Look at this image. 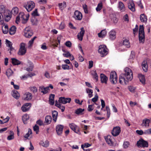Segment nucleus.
<instances>
[{
  "label": "nucleus",
  "instance_id": "c85d7f7f",
  "mask_svg": "<svg viewBox=\"0 0 151 151\" xmlns=\"http://www.w3.org/2000/svg\"><path fill=\"white\" fill-rule=\"evenodd\" d=\"M55 106L61 109L62 112H63L64 111L65 107L60 104V103H58L57 101H55Z\"/></svg>",
  "mask_w": 151,
  "mask_h": 151
},
{
  "label": "nucleus",
  "instance_id": "c9c22d12",
  "mask_svg": "<svg viewBox=\"0 0 151 151\" xmlns=\"http://www.w3.org/2000/svg\"><path fill=\"white\" fill-rule=\"evenodd\" d=\"M12 95L14 98L17 99H18L20 97L19 93L16 91L13 92Z\"/></svg>",
  "mask_w": 151,
  "mask_h": 151
},
{
  "label": "nucleus",
  "instance_id": "7c9ffc66",
  "mask_svg": "<svg viewBox=\"0 0 151 151\" xmlns=\"http://www.w3.org/2000/svg\"><path fill=\"white\" fill-rule=\"evenodd\" d=\"M138 77L140 81L142 84H145V79L144 75L141 74H139L138 75Z\"/></svg>",
  "mask_w": 151,
  "mask_h": 151
},
{
  "label": "nucleus",
  "instance_id": "69168bd1",
  "mask_svg": "<svg viewBox=\"0 0 151 151\" xmlns=\"http://www.w3.org/2000/svg\"><path fill=\"white\" fill-rule=\"evenodd\" d=\"M93 105H89L88 108V110L89 111H92L94 109Z\"/></svg>",
  "mask_w": 151,
  "mask_h": 151
},
{
  "label": "nucleus",
  "instance_id": "f03ea898",
  "mask_svg": "<svg viewBox=\"0 0 151 151\" xmlns=\"http://www.w3.org/2000/svg\"><path fill=\"white\" fill-rule=\"evenodd\" d=\"M29 16V15H25L23 12H21L19 14V15L17 17L16 22L18 24L19 22L20 18L22 23L23 24H25L28 21Z\"/></svg>",
  "mask_w": 151,
  "mask_h": 151
},
{
  "label": "nucleus",
  "instance_id": "20e7f679",
  "mask_svg": "<svg viewBox=\"0 0 151 151\" xmlns=\"http://www.w3.org/2000/svg\"><path fill=\"white\" fill-rule=\"evenodd\" d=\"M35 6V3L33 1H29L27 2L26 4L24 6V7L28 12H29L34 8Z\"/></svg>",
  "mask_w": 151,
  "mask_h": 151
},
{
  "label": "nucleus",
  "instance_id": "4be33fe9",
  "mask_svg": "<svg viewBox=\"0 0 151 151\" xmlns=\"http://www.w3.org/2000/svg\"><path fill=\"white\" fill-rule=\"evenodd\" d=\"M101 81L102 83H106L108 79L107 77L104 74H101Z\"/></svg>",
  "mask_w": 151,
  "mask_h": 151
},
{
  "label": "nucleus",
  "instance_id": "aec40b11",
  "mask_svg": "<svg viewBox=\"0 0 151 151\" xmlns=\"http://www.w3.org/2000/svg\"><path fill=\"white\" fill-rule=\"evenodd\" d=\"M140 19L141 21L143 23H146L147 21V16L144 14H141L140 16Z\"/></svg>",
  "mask_w": 151,
  "mask_h": 151
},
{
  "label": "nucleus",
  "instance_id": "72a5a7b5",
  "mask_svg": "<svg viewBox=\"0 0 151 151\" xmlns=\"http://www.w3.org/2000/svg\"><path fill=\"white\" fill-rule=\"evenodd\" d=\"M19 12L18 8L17 7H14L13 8L12 10V13L14 15H17Z\"/></svg>",
  "mask_w": 151,
  "mask_h": 151
},
{
  "label": "nucleus",
  "instance_id": "7ed1b4c3",
  "mask_svg": "<svg viewBox=\"0 0 151 151\" xmlns=\"http://www.w3.org/2000/svg\"><path fill=\"white\" fill-rule=\"evenodd\" d=\"M98 51L101 57L105 56L108 53L109 50L105 45L99 46Z\"/></svg>",
  "mask_w": 151,
  "mask_h": 151
},
{
  "label": "nucleus",
  "instance_id": "09e8293b",
  "mask_svg": "<svg viewBox=\"0 0 151 151\" xmlns=\"http://www.w3.org/2000/svg\"><path fill=\"white\" fill-rule=\"evenodd\" d=\"M106 110L107 111V116L108 118H109L110 114V109L108 106H106Z\"/></svg>",
  "mask_w": 151,
  "mask_h": 151
},
{
  "label": "nucleus",
  "instance_id": "0eeeda50",
  "mask_svg": "<svg viewBox=\"0 0 151 151\" xmlns=\"http://www.w3.org/2000/svg\"><path fill=\"white\" fill-rule=\"evenodd\" d=\"M24 36L27 38H30L33 35V32L29 27H26L24 31Z\"/></svg>",
  "mask_w": 151,
  "mask_h": 151
},
{
  "label": "nucleus",
  "instance_id": "2f4dec72",
  "mask_svg": "<svg viewBox=\"0 0 151 151\" xmlns=\"http://www.w3.org/2000/svg\"><path fill=\"white\" fill-rule=\"evenodd\" d=\"M52 121V118L50 116H47L45 117V122L47 124H50Z\"/></svg>",
  "mask_w": 151,
  "mask_h": 151
},
{
  "label": "nucleus",
  "instance_id": "bf43d9fd",
  "mask_svg": "<svg viewBox=\"0 0 151 151\" xmlns=\"http://www.w3.org/2000/svg\"><path fill=\"white\" fill-rule=\"evenodd\" d=\"M33 68V65L32 63L29 68H27L26 70L28 71H31L32 70Z\"/></svg>",
  "mask_w": 151,
  "mask_h": 151
},
{
  "label": "nucleus",
  "instance_id": "393cba45",
  "mask_svg": "<svg viewBox=\"0 0 151 151\" xmlns=\"http://www.w3.org/2000/svg\"><path fill=\"white\" fill-rule=\"evenodd\" d=\"M105 139L107 143L110 146H112L113 145V143L110 139V136L105 137Z\"/></svg>",
  "mask_w": 151,
  "mask_h": 151
},
{
  "label": "nucleus",
  "instance_id": "8fccbe9b",
  "mask_svg": "<svg viewBox=\"0 0 151 151\" xmlns=\"http://www.w3.org/2000/svg\"><path fill=\"white\" fill-rule=\"evenodd\" d=\"M33 130L35 132L36 134H37L39 131V127L37 125H35L33 127Z\"/></svg>",
  "mask_w": 151,
  "mask_h": 151
},
{
  "label": "nucleus",
  "instance_id": "cd10ccee",
  "mask_svg": "<svg viewBox=\"0 0 151 151\" xmlns=\"http://www.w3.org/2000/svg\"><path fill=\"white\" fill-rule=\"evenodd\" d=\"M106 34V31L105 29L102 30L98 34V36L100 37H104Z\"/></svg>",
  "mask_w": 151,
  "mask_h": 151
},
{
  "label": "nucleus",
  "instance_id": "4468645a",
  "mask_svg": "<svg viewBox=\"0 0 151 151\" xmlns=\"http://www.w3.org/2000/svg\"><path fill=\"white\" fill-rule=\"evenodd\" d=\"M116 32L114 30L112 29L109 33V38L111 40H114L116 37Z\"/></svg>",
  "mask_w": 151,
  "mask_h": 151
},
{
  "label": "nucleus",
  "instance_id": "bb28decb",
  "mask_svg": "<svg viewBox=\"0 0 151 151\" xmlns=\"http://www.w3.org/2000/svg\"><path fill=\"white\" fill-rule=\"evenodd\" d=\"M49 89V87L44 88L43 87H40V90L41 92L45 94L48 92V90Z\"/></svg>",
  "mask_w": 151,
  "mask_h": 151
},
{
  "label": "nucleus",
  "instance_id": "c03bdc74",
  "mask_svg": "<svg viewBox=\"0 0 151 151\" xmlns=\"http://www.w3.org/2000/svg\"><path fill=\"white\" fill-rule=\"evenodd\" d=\"M103 5L102 2H100L98 4L97 7L96 8V10L97 12L99 11L102 8Z\"/></svg>",
  "mask_w": 151,
  "mask_h": 151
},
{
  "label": "nucleus",
  "instance_id": "f3484780",
  "mask_svg": "<svg viewBox=\"0 0 151 151\" xmlns=\"http://www.w3.org/2000/svg\"><path fill=\"white\" fill-rule=\"evenodd\" d=\"M32 98V94L29 93H27L23 95V99L25 100H29Z\"/></svg>",
  "mask_w": 151,
  "mask_h": 151
},
{
  "label": "nucleus",
  "instance_id": "f8f14e48",
  "mask_svg": "<svg viewBox=\"0 0 151 151\" xmlns=\"http://www.w3.org/2000/svg\"><path fill=\"white\" fill-rule=\"evenodd\" d=\"M85 33V31L83 27L81 28V31L78 33L77 36L78 39L82 41L83 37Z\"/></svg>",
  "mask_w": 151,
  "mask_h": 151
},
{
  "label": "nucleus",
  "instance_id": "e433bc0d",
  "mask_svg": "<svg viewBox=\"0 0 151 151\" xmlns=\"http://www.w3.org/2000/svg\"><path fill=\"white\" fill-rule=\"evenodd\" d=\"M2 30L4 34H7L9 30L8 26L7 25H4V26L2 27Z\"/></svg>",
  "mask_w": 151,
  "mask_h": 151
},
{
  "label": "nucleus",
  "instance_id": "a878e982",
  "mask_svg": "<svg viewBox=\"0 0 151 151\" xmlns=\"http://www.w3.org/2000/svg\"><path fill=\"white\" fill-rule=\"evenodd\" d=\"M16 31V27L15 26H13L9 29V33L10 35H13L15 34Z\"/></svg>",
  "mask_w": 151,
  "mask_h": 151
},
{
  "label": "nucleus",
  "instance_id": "13d9d810",
  "mask_svg": "<svg viewBox=\"0 0 151 151\" xmlns=\"http://www.w3.org/2000/svg\"><path fill=\"white\" fill-rule=\"evenodd\" d=\"M32 16L35 17L36 16H38L39 14L37 13V9H35V10L32 12Z\"/></svg>",
  "mask_w": 151,
  "mask_h": 151
},
{
  "label": "nucleus",
  "instance_id": "f704fd0d",
  "mask_svg": "<svg viewBox=\"0 0 151 151\" xmlns=\"http://www.w3.org/2000/svg\"><path fill=\"white\" fill-rule=\"evenodd\" d=\"M10 135L8 136L7 137V139L9 140H12L14 138V134L12 131H10Z\"/></svg>",
  "mask_w": 151,
  "mask_h": 151
},
{
  "label": "nucleus",
  "instance_id": "473e14b6",
  "mask_svg": "<svg viewBox=\"0 0 151 151\" xmlns=\"http://www.w3.org/2000/svg\"><path fill=\"white\" fill-rule=\"evenodd\" d=\"M40 144L44 147H47L49 145V142L47 140L45 142L42 141L40 142Z\"/></svg>",
  "mask_w": 151,
  "mask_h": 151
},
{
  "label": "nucleus",
  "instance_id": "e2e57ef3",
  "mask_svg": "<svg viewBox=\"0 0 151 151\" xmlns=\"http://www.w3.org/2000/svg\"><path fill=\"white\" fill-rule=\"evenodd\" d=\"M62 68L64 70H68L69 68V66L67 64L63 65L62 66Z\"/></svg>",
  "mask_w": 151,
  "mask_h": 151
},
{
  "label": "nucleus",
  "instance_id": "dca6fc26",
  "mask_svg": "<svg viewBox=\"0 0 151 151\" xmlns=\"http://www.w3.org/2000/svg\"><path fill=\"white\" fill-rule=\"evenodd\" d=\"M128 8L132 12L135 11V5L133 1H130L128 3Z\"/></svg>",
  "mask_w": 151,
  "mask_h": 151
},
{
  "label": "nucleus",
  "instance_id": "79ce46f5",
  "mask_svg": "<svg viewBox=\"0 0 151 151\" xmlns=\"http://www.w3.org/2000/svg\"><path fill=\"white\" fill-rule=\"evenodd\" d=\"M86 91L87 93H88V96L89 98L93 96V90L88 88L86 89Z\"/></svg>",
  "mask_w": 151,
  "mask_h": 151
},
{
  "label": "nucleus",
  "instance_id": "ddd939ff",
  "mask_svg": "<svg viewBox=\"0 0 151 151\" xmlns=\"http://www.w3.org/2000/svg\"><path fill=\"white\" fill-rule=\"evenodd\" d=\"M69 126L70 129L75 132L78 133L79 132V128L74 123L69 124Z\"/></svg>",
  "mask_w": 151,
  "mask_h": 151
},
{
  "label": "nucleus",
  "instance_id": "4c0bfd02",
  "mask_svg": "<svg viewBox=\"0 0 151 151\" xmlns=\"http://www.w3.org/2000/svg\"><path fill=\"white\" fill-rule=\"evenodd\" d=\"M84 109H81L79 108L77 109L75 112V113L78 115H82L83 114V112L84 111Z\"/></svg>",
  "mask_w": 151,
  "mask_h": 151
},
{
  "label": "nucleus",
  "instance_id": "603ef678",
  "mask_svg": "<svg viewBox=\"0 0 151 151\" xmlns=\"http://www.w3.org/2000/svg\"><path fill=\"white\" fill-rule=\"evenodd\" d=\"M30 90L34 93H36L37 91V89L35 86L31 87Z\"/></svg>",
  "mask_w": 151,
  "mask_h": 151
},
{
  "label": "nucleus",
  "instance_id": "c756f323",
  "mask_svg": "<svg viewBox=\"0 0 151 151\" xmlns=\"http://www.w3.org/2000/svg\"><path fill=\"white\" fill-rule=\"evenodd\" d=\"M58 115V112L57 111L54 110L52 111V116L53 117V120L55 122H56V121Z\"/></svg>",
  "mask_w": 151,
  "mask_h": 151
},
{
  "label": "nucleus",
  "instance_id": "680f3d73",
  "mask_svg": "<svg viewBox=\"0 0 151 151\" xmlns=\"http://www.w3.org/2000/svg\"><path fill=\"white\" fill-rule=\"evenodd\" d=\"M129 145V142H128L125 141L123 145V147L125 148H127Z\"/></svg>",
  "mask_w": 151,
  "mask_h": 151
},
{
  "label": "nucleus",
  "instance_id": "de8ad7c7",
  "mask_svg": "<svg viewBox=\"0 0 151 151\" xmlns=\"http://www.w3.org/2000/svg\"><path fill=\"white\" fill-rule=\"evenodd\" d=\"M92 75L93 78L96 80V81L98 80V76L96 71H93L92 72Z\"/></svg>",
  "mask_w": 151,
  "mask_h": 151
},
{
  "label": "nucleus",
  "instance_id": "a211bd4d",
  "mask_svg": "<svg viewBox=\"0 0 151 151\" xmlns=\"http://www.w3.org/2000/svg\"><path fill=\"white\" fill-rule=\"evenodd\" d=\"M150 122V120L147 119H145L143 120L142 123L141 125L142 126H144L145 127H148L149 126V123Z\"/></svg>",
  "mask_w": 151,
  "mask_h": 151
},
{
  "label": "nucleus",
  "instance_id": "ea45409f",
  "mask_svg": "<svg viewBox=\"0 0 151 151\" xmlns=\"http://www.w3.org/2000/svg\"><path fill=\"white\" fill-rule=\"evenodd\" d=\"M6 73L7 76L9 78L12 75L13 72L11 69L9 68L7 70Z\"/></svg>",
  "mask_w": 151,
  "mask_h": 151
},
{
  "label": "nucleus",
  "instance_id": "774afa93",
  "mask_svg": "<svg viewBox=\"0 0 151 151\" xmlns=\"http://www.w3.org/2000/svg\"><path fill=\"white\" fill-rule=\"evenodd\" d=\"M36 123L37 124L39 125L40 126H42L43 125V122L40 119L38 120L36 122Z\"/></svg>",
  "mask_w": 151,
  "mask_h": 151
},
{
  "label": "nucleus",
  "instance_id": "b1692460",
  "mask_svg": "<svg viewBox=\"0 0 151 151\" xmlns=\"http://www.w3.org/2000/svg\"><path fill=\"white\" fill-rule=\"evenodd\" d=\"M55 95L54 94H51L49 96V104L51 105H53L54 104V98Z\"/></svg>",
  "mask_w": 151,
  "mask_h": 151
},
{
  "label": "nucleus",
  "instance_id": "5701e85b",
  "mask_svg": "<svg viewBox=\"0 0 151 151\" xmlns=\"http://www.w3.org/2000/svg\"><path fill=\"white\" fill-rule=\"evenodd\" d=\"M118 6L121 11L123 12L125 10V6L122 2L119 1V2Z\"/></svg>",
  "mask_w": 151,
  "mask_h": 151
},
{
  "label": "nucleus",
  "instance_id": "423d86ee",
  "mask_svg": "<svg viewBox=\"0 0 151 151\" xmlns=\"http://www.w3.org/2000/svg\"><path fill=\"white\" fill-rule=\"evenodd\" d=\"M26 44L23 42H22L20 44V48L18 52V54L20 55H23L26 52L27 49L25 47Z\"/></svg>",
  "mask_w": 151,
  "mask_h": 151
},
{
  "label": "nucleus",
  "instance_id": "3c124183",
  "mask_svg": "<svg viewBox=\"0 0 151 151\" xmlns=\"http://www.w3.org/2000/svg\"><path fill=\"white\" fill-rule=\"evenodd\" d=\"M58 5L60 8L62 9L66 6V3L65 2H63V3L59 4Z\"/></svg>",
  "mask_w": 151,
  "mask_h": 151
},
{
  "label": "nucleus",
  "instance_id": "9b49d317",
  "mask_svg": "<svg viewBox=\"0 0 151 151\" xmlns=\"http://www.w3.org/2000/svg\"><path fill=\"white\" fill-rule=\"evenodd\" d=\"M73 17L75 19L80 20L82 19V15L80 12L76 10L75 12Z\"/></svg>",
  "mask_w": 151,
  "mask_h": 151
},
{
  "label": "nucleus",
  "instance_id": "412c9836",
  "mask_svg": "<svg viewBox=\"0 0 151 151\" xmlns=\"http://www.w3.org/2000/svg\"><path fill=\"white\" fill-rule=\"evenodd\" d=\"M139 38L140 42H143L145 40V33L144 32H139Z\"/></svg>",
  "mask_w": 151,
  "mask_h": 151
},
{
  "label": "nucleus",
  "instance_id": "0e129e2a",
  "mask_svg": "<svg viewBox=\"0 0 151 151\" xmlns=\"http://www.w3.org/2000/svg\"><path fill=\"white\" fill-rule=\"evenodd\" d=\"M98 96L97 94H96L94 98H93L92 99V101L93 102H96L98 100Z\"/></svg>",
  "mask_w": 151,
  "mask_h": 151
},
{
  "label": "nucleus",
  "instance_id": "49530a36",
  "mask_svg": "<svg viewBox=\"0 0 151 151\" xmlns=\"http://www.w3.org/2000/svg\"><path fill=\"white\" fill-rule=\"evenodd\" d=\"M29 118V115L26 114L23 115L22 117V119L24 123L25 124V122Z\"/></svg>",
  "mask_w": 151,
  "mask_h": 151
},
{
  "label": "nucleus",
  "instance_id": "2eb2a0df",
  "mask_svg": "<svg viewBox=\"0 0 151 151\" xmlns=\"http://www.w3.org/2000/svg\"><path fill=\"white\" fill-rule=\"evenodd\" d=\"M63 128V126L62 125L59 124L56 127V131L58 135H60L62 133Z\"/></svg>",
  "mask_w": 151,
  "mask_h": 151
},
{
  "label": "nucleus",
  "instance_id": "f257e3e1",
  "mask_svg": "<svg viewBox=\"0 0 151 151\" xmlns=\"http://www.w3.org/2000/svg\"><path fill=\"white\" fill-rule=\"evenodd\" d=\"M124 73L122 74L119 78V82L121 84L124 83L127 84L129 81H131L133 78V73L131 70L128 68H126L124 70Z\"/></svg>",
  "mask_w": 151,
  "mask_h": 151
},
{
  "label": "nucleus",
  "instance_id": "1a4fd4ad",
  "mask_svg": "<svg viewBox=\"0 0 151 151\" xmlns=\"http://www.w3.org/2000/svg\"><path fill=\"white\" fill-rule=\"evenodd\" d=\"M71 101L70 98H65L64 97H61L59 98V101L60 103L65 104L67 103H69Z\"/></svg>",
  "mask_w": 151,
  "mask_h": 151
},
{
  "label": "nucleus",
  "instance_id": "6ab92c4d",
  "mask_svg": "<svg viewBox=\"0 0 151 151\" xmlns=\"http://www.w3.org/2000/svg\"><path fill=\"white\" fill-rule=\"evenodd\" d=\"M142 66L143 70L146 72L148 70V65L146 60H144L142 64Z\"/></svg>",
  "mask_w": 151,
  "mask_h": 151
},
{
  "label": "nucleus",
  "instance_id": "a18cd8bd",
  "mask_svg": "<svg viewBox=\"0 0 151 151\" xmlns=\"http://www.w3.org/2000/svg\"><path fill=\"white\" fill-rule=\"evenodd\" d=\"M32 133V130L30 129H29L28 133L24 136V137L26 138V139H28V137L30 136V135Z\"/></svg>",
  "mask_w": 151,
  "mask_h": 151
},
{
  "label": "nucleus",
  "instance_id": "58836bf2",
  "mask_svg": "<svg viewBox=\"0 0 151 151\" xmlns=\"http://www.w3.org/2000/svg\"><path fill=\"white\" fill-rule=\"evenodd\" d=\"M6 46L9 47L11 50H14L13 47H12V43L11 42L7 40H6Z\"/></svg>",
  "mask_w": 151,
  "mask_h": 151
},
{
  "label": "nucleus",
  "instance_id": "5fc2aeb1",
  "mask_svg": "<svg viewBox=\"0 0 151 151\" xmlns=\"http://www.w3.org/2000/svg\"><path fill=\"white\" fill-rule=\"evenodd\" d=\"M128 88L130 91L133 92H134L135 90L136 87L132 86H129L128 87Z\"/></svg>",
  "mask_w": 151,
  "mask_h": 151
},
{
  "label": "nucleus",
  "instance_id": "a19ab883",
  "mask_svg": "<svg viewBox=\"0 0 151 151\" xmlns=\"http://www.w3.org/2000/svg\"><path fill=\"white\" fill-rule=\"evenodd\" d=\"M12 63L14 65H18L20 64V62L17 59L12 58Z\"/></svg>",
  "mask_w": 151,
  "mask_h": 151
},
{
  "label": "nucleus",
  "instance_id": "39448f33",
  "mask_svg": "<svg viewBox=\"0 0 151 151\" xmlns=\"http://www.w3.org/2000/svg\"><path fill=\"white\" fill-rule=\"evenodd\" d=\"M117 80V77L116 73L115 71L111 72L110 73V81L111 83H116Z\"/></svg>",
  "mask_w": 151,
  "mask_h": 151
},
{
  "label": "nucleus",
  "instance_id": "37998d69",
  "mask_svg": "<svg viewBox=\"0 0 151 151\" xmlns=\"http://www.w3.org/2000/svg\"><path fill=\"white\" fill-rule=\"evenodd\" d=\"M123 45L127 47H130L129 41L127 39H125L123 41Z\"/></svg>",
  "mask_w": 151,
  "mask_h": 151
},
{
  "label": "nucleus",
  "instance_id": "864d4df0",
  "mask_svg": "<svg viewBox=\"0 0 151 151\" xmlns=\"http://www.w3.org/2000/svg\"><path fill=\"white\" fill-rule=\"evenodd\" d=\"M4 16L5 17V20L6 22H8L11 19V17L10 15H6L4 14Z\"/></svg>",
  "mask_w": 151,
  "mask_h": 151
},
{
  "label": "nucleus",
  "instance_id": "9d476101",
  "mask_svg": "<svg viewBox=\"0 0 151 151\" xmlns=\"http://www.w3.org/2000/svg\"><path fill=\"white\" fill-rule=\"evenodd\" d=\"M120 132V128L119 127H116L113 128L111 133L113 136H116L119 134Z\"/></svg>",
  "mask_w": 151,
  "mask_h": 151
},
{
  "label": "nucleus",
  "instance_id": "6e6552de",
  "mask_svg": "<svg viewBox=\"0 0 151 151\" xmlns=\"http://www.w3.org/2000/svg\"><path fill=\"white\" fill-rule=\"evenodd\" d=\"M137 145L138 147H147L148 145L147 142L142 139H141L137 141Z\"/></svg>",
  "mask_w": 151,
  "mask_h": 151
},
{
  "label": "nucleus",
  "instance_id": "6e6d98bb",
  "mask_svg": "<svg viewBox=\"0 0 151 151\" xmlns=\"http://www.w3.org/2000/svg\"><path fill=\"white\" fill-rule=\"evenodd\" d=\"M21 109L23 111L26 112L28 111L29 109V107H27L26 106H23L21 108Z\"/></svg>",
  "mask_w": 151,
  "mask_h": 151
},
{
  "label": "nucleus",
  "instance_id": "052dcab7",
  "mask_svg": "<svg viewBox=\"0 0 151 151\" xmlns=\"http://www.w3.org/2000/svg\"><path fill=\"white\" fill-rule=\"evenodd\" d=\"M63 55L64 57L68 58L71 55V54H70L69 52L66 51L65 52V53L63 54Z\"/></svg>",
  "mask_w": 151,
  "mask_h": 151
},
{
  "label": "nucleus",
  "instance_id": "4d7b16f0",
  "mask_svg": "<svg viewBox=\"0 0 151 151\" xmlns=\"http://www.w3.org/2000/svg\"><path fill=\"white\" fill-rule=\"evenodd\" d=\"M144 134L147 135L151 134V129H147L144 132Z\"/></svg>",
  "mask_w": 151,
  "mask_h": 151
},
{
  "label": "nucleus",
  "instance_id": "338daca9",
  "mask_svg": "<svg viewBox=\"0 0 151 151\" xmlns=\"http://www.w3.org/2000/svg\"><path fill=\"white\" fill-rule=\"evenodd\" d=\"M0 11H1V13H5L6 11H5V8L3 6H0Z\"/></svg>",
  "mask_w": 151,
  "mask_h": 151
}]
</instances>
